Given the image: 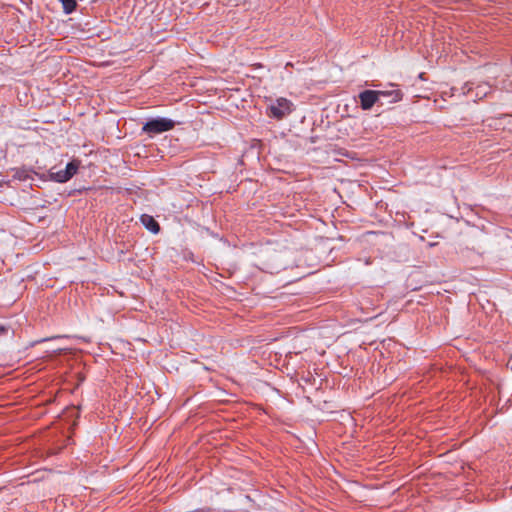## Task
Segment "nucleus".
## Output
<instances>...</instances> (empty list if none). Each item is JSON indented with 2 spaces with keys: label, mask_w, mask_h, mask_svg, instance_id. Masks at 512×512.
<instances>
[{
  "label": "nucleus",
  "mask_w": 512,
  "mask_h": 512,
  "mask_svg": "<svg viewBox=\"0 0 512 512\" xmlns=\"http://www.w3.org/2000/svg\"><path fill=\"white\" fill-rule=\"evenodd\" d=\"M7 331L5 326L0 325V335L4 334Z\"/></svg>",
  "instance_id": "1a4fd4ad"
},
{
  "label": "nucleus",
  "mask_w": 512,
  "mask_h": 512,
  "mask_svg": "<svg viewBox=\"0 0 512 512\" xmlns=\"http://www.w3.org/2000/svg\"><path fill=\"white\" fill-rule=\"evenodd\" d=\"M293 110V104L286 98H277L274 102H272L269 106V115L281 119L288 114H290Z\"/></svg>",
  "instance_id": "f03ea898"
},
{
  "label": "nucleus",
  "mask_w": 512,
  "mask_h": 512,
  "mask_svg": "<svg viewBox=\"0 0 512 512\" xmlns=\"http://www.w3.org/2000/svg\"><path fill=\"white\" fill-rule=\"evenodd\" d=\"M141 222L151 232L157 233L159 231L158 223L151 216L143 215L141 217Z\"/></svg>",
  "instance_id": "20e7f679"
},
{
  "label": "nucleus",
  "mask_w": 512,
  "mask_h": 512,
  "mask_svg": "<svg viewBox=\"0 0 512 512\" xmlns=\"http://www.w3.org/2000/svg\"><path fill=\"white\" fill-rule=\"evenodd\" d=\"M62 3L63 10L66 14L72 13L76 8L75 0H59Z\"/></svg>",
  "instance_id": "423d86ee"
},
{
  "label": "nucleus",
  "mask_w": 512,
  "mask_h": 512,
  "mask_svg": "<svg viewBox=\"0 0 512 512\" xmlns=\"http://www.w3.org/2000/svg\"><path fill=\"white\" fill-rule=\"evenodd\" d=\"M77 169H78V166L74 162H70L66 165L65 169H63V170L66 173L68 180L73 177V175L76 173Z\"/></svg>",
  "instance_id": "0eeeda50"
},
{
  "label": "nucleus",
  "mask_w": 512,
  "mask_h": 512,
  "mask_svg": "<svg viewBox=\"0 0 512 512\" xmlns=\"http://www.w3.org/2000/svg\"><path fill=\"white\" fill-rule=\"evenodd\" d=\"M51 178L53 180H55L56 182H59V183H64L66 181H68V178L66 176V173L64 172L63 169L61 170H58V171H54V168L51 170Z\"/></svg>",
  "instance_id": "39448f33"
},
{
  "label": "nucleus",
  "mask_w": 512,
  "mask_h": 512,
  "mask_svg": "<svg viewBox=\"0 0 512 512\" xmlns=\"http://www.w3.org/2000/svg\"><path fill=\"white\" fill-rule=\"evenodd\" d=\"M66 348H63V347H58L56 349H53L52 352L54 353H61L62 351H65Z\"/></svg>",
  "instance_id": "6e6552de"
},
{
  "label": "nucleus",
  "mask_w": 512,
  "mask_h": 512,
  "mask_svg": "<svg viewBox=\"0 0 512 512\" xmlns=\"http://www.w3.org/2000/svg\"><path fill=\"white\" fill-rule=\"evenodd\" d=\"M387 95L388 94L383 91L365 90L361 92L359 98L362 109H370L375 103L378 102L380 97Z\"/></svg>",
  "instance_id": "7ed1b4c3"
},
{
  "label": "nucleus",
  "mask_w": 512,
  "mask_h": 512,
  "mask_svg": "<svg viewBox=\"0 0 512 512\" xmlns=\"http://www.w3.org/2000/svg\"><path fill=\"white\" fill-rule=\"evenodd\" d=\"M175 122L169 118L158 117L145 123L142 130L150 135L159 134L171 130Z\"/></svg>",
  "instance_id": "f257e3e1"
}]
</instances>
